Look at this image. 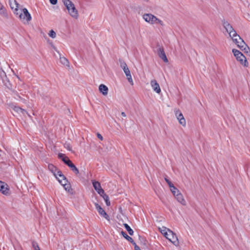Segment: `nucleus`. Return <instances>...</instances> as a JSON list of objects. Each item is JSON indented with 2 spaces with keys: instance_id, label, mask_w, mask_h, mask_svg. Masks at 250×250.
I'll return each instance as SVG.
<instances>
[{
  "instance_id": "27",
  "label": "nucleus",
  "mask_w": 250,
  "mask_h": 250,
  "mask_svg": "<svg viewBox=\"0 0 250 250\" xmlns=\"http://www.w3.org/2000/svg\"><path fill=\"white\" fill-rule=\"evenodd\" d=\"M241 50L244 51L245 53L248 54L249 55H250V49L249 47L247 44L242 47Z\"/></svg>"
},
{
  "instance_id": "15",
  "label": "nucleus",
  "mask_w": 250,
  "mask_h": 250,
  "mask_svg": "<svg viewBox=\"0 0 250 250\" xmlns=\"http://www.w3.org/2000/svg\"><path fill=\"white\" fill-rule=\"evenodd\" d=\"M158 55L165 62H167L168 60L165 54L164 48L162 47H159L158 49Z\"/></svg>"
},
{
  "instance_id": "34",
  "label": "nucleus",
  "mask_w": 250,
  "mask_h": 250,
  "mask_svg": "<svg viewBox=\"0 0 250 250\" xmlns=\"http://www.w3.org/2000/svg\"><path fill=\"white\" fill-rule=\"evenodd\" d=\"M64 147L67 148L68 150L69 151H71L72 150V148L70 145L68 143H65L64 144Z\"/></svg>"
},
{
  "instance_id": "10",
  "label": "nucleus",
  "mask_w": 250,
  "mask_h": 250,
  "mask_svg": "<svg viewBox=\"0 0 250 250\" xmlns=\"http://www.w3.org/2000/svg\"><path fill=\"white\" fill-rule=\"evenodd\" d=\"M0 191L3 194L7 195L9 194L8 186L4 182L0 181Z\"/></svg>"
},
{
  "instance_id": "9",
  "label": "nucleus",
  "mask_w": 250,
  "mask_h": 250,
  "mask_svg": "<svg viewBox=\"0 0 250 250\" xmlns=\"http://www.w3.org/2000/svg\"><path fill=\"white\" fill-rule=\"evenodd\" d=\"M175 115L177 120L179 121V123L183 126H186V120L185 119L183 114L180 112L179 110L175 111Z\"/></svg>"
},
{
  "instance_id": "12",
  "label": "nucleus",
  "mask_w": 250,
  "mask_h": 250,
  "mask_svg": "<svg viewBox=\"0 0 250 250\" xmlns=\"http://www.w3.org/2000/svg\"><path fill=\"white\" fill-rule=\"evenodd\" d=\"M92 184L94 189L95 190H96L98 194H99L100 195H103L104 191L101 188L100 183L98 181H94L92 182Z\"/></svg>"
},
{
  "instance_id": "33",
  "label": "nucleus",
  "mask_w": 250,
  "mask_h": 250,
  "mask_svg": "<svg viewBox=\"0 0 250 250\" xmlns=\"http://www.w3.org/2000/svg\"><path fill=\"white\" fill-rule=\"evenodd\" d=\"M165 180L166 182L167 183L168 185L169 186V187L170 188L171 187L173 184L167 178V177H165Z\"/></svg>"
},
{
  "instance_id": "37",
  "label": "nucleus",
  "mask_w": 250,
  "mask_h": 250,
  "mask_svg": "<svg viewBox=\"0 0 250 250\" xmlns=\"http://www.w3.org/2000/svg\"><path fill=\"white\" fill-rule=\"evenodd\" d=\"M49 1L52 4L55 5L57 3L58 0H49Z\"/></svg>"
},
{
  "instance_id": "7",
  "label": "nucleus",
  "mask_w": 250,
  "mask_h": 250,
  "mask_svg": "<svg viewBox=\"0 0 250 250\" xmlns=\"http://www.w3.org/2000/svg\"><path fill=\"white\" fill-rule=\"evenodd\" d=\"M159 229L160 230L161 233L164 234L167 239H168L172 243H174V242L172 241V239L168 237V235H172L173 239L176 238L175 234L171 230L164 227H162V228H159Z\"/></svg>"
},
{
  "instance_id": "2",
  "label": "nucleus",
  "mask_w": 250,
  "mask_h": 250,
  "mask_svg": "<svg viewBox=\"0 0 250 250\" xmlns=\"http://www.w3.org/2000/svg\"><path fill=\"white\" fill-rule=\"evenodd\" d=\"M143 18L146 22L151 24H160L162 26L164 25L162 21L151 14H144L143 15Z\"/></svg>"
},
{
  "instance_id": "19",
  "label": "nucleus",
  "mask_w": 250,
  "mask_h": 250,
  "mask_svg": "<svg viewBox=\"0 0 250 250\" xmlns=\"http://www.w3.org/2000/svg\"><path fill=\"white\" fill-rule=\"evenodd\" d=\"M99 90L104 96L106 95L108 93V87L104 84H100L99 86Z\"/></svg>"
},
{
  "instance_id": "20",
  "label": "nucleus",
  "mask_w": 250,
  "mask_h": 250,
  "mask_svg": "<svg viewBox=\"0 0 250 250\" xmlns=\"http://www.w3.org/2000/svg\"><path fill=\"white\" fill-rule=\"evenodd\" d=\"M49 170L53 173L55 177H57V171L59 170L57 168L52 164H49L48 166Z\"/></svg>"
},
{
  "instance_id": "24",
  "label": "nucleus",
  "mask_w": 250,
  "mask_h": 250,
  "mask_svg": "<svg viewBox=\"0 0 250 250\" xmlns=\"http://www.w3.org/2000/svg\"><path fill=\"white\" fill-rule=\"evenodd\" d=\"M69 167L71 168V170L76 174H78L79 173L78 169L76 166L72 163V162L69 165Z\"/></svg>"
},
{
  "instance_id": "43",
  "label": "nucleus",
  "mask_w": 250,
  "mask_h": 250,
  "mask_svg": "<svg viewBox=\"0 0 250 250\" xmlns=\"http://www.w3.org/2000/svg\"><path fill=\"white\" fill-rule=\"evenodd\" d=\"M36 250H40V248H39V249H37Z\"/></svg>"
},
{
  "instance_id": "29",
  "label": "nucleus",
  "mask_w": 250,
  "mask_h": 250,
  "mask_svg": "<svg viewBox=\"0 0 250 250\" xmlns=\"http://www.w3.org/2000/svg\"><path fill=\"white\" fill-rule=\"evenodd\" d=\"M62 161L69 167V165H70L72 162L67 157H63L62 158Z\"/></svg>"
},
{
  "instance_id": "26",
  "label": "nucleus",
  "mask_w": 250,
  "mask_h": 250,
  "mask_svg": "<svg viewBox=\"0 0 250 250\" xmlns=\"http://www.w3.org/2000/svg\"><path fill=\"white\" fill-rule=\"evenodd\" d=\"M124 226L130 235H132L133 234V230L127 224H124Z\"/></svg>"
},
{
  "instance_id": "23",
  "label": "nucleus",
  "mask_w": 250,
  "mask_h": 250,
  "mask_svg": "<svg viewBox=\"0 0 250 250\" xmlns=\"http://www.w3.org/2000/svg\"><path fill=\"white\" fill-rule=\"evenodd\" d=\"M121 233H122V235L124 236V237L127 240H128L129 242H130V243H133L134 242L133 241V239L131 237L127 235V234L124 231H122L121 232Z\"/></svg>"
},
{
  "instance_id": "40",
  "label": "nucleus",
  "mask_w": 250,
  "mask_h": 250,
  "mask_svg": "<svg viewBox=\"0 0 250 250\" xmlns=\"http://www.w3.org/2000/svg\"><path fill=\"white\" fill-rule=\"evenodd\" d=\"M58 156H59V158L62 159V158L66 157V156H64V154H62V153L59 154Z\"/></svg>"
},
{
  "instance_id": "42",
  "label": "nucleus",
  "mask_w": 250,
  "mask_h": 250,
  "mask_svg": "<svg viewBox=\"0 0 250 250\" xmlns=\"http://www.w3.org/2000/svg\"><path fill=\"white\" fill-rule=\"evenodd\" d=\"M143 0L146 1V2H148L149 1V0Z\"/></svg>"
},
{
  "instance_id": "5",
  "label": "nucleus",
  "mask_w": 250,
  "mask_h": 250,
  "mask_svg": "<svg viewBox=\"0 0 250 250\" xmlns=\"http://www.w3.org/2000/svg\"><path fill=\"white\" fill-rule=\"evenodd\" d=\"M20 20L24 23L28 24L31 20V16L26 8L22 9V12L19 15Z\"/></svg>"
},
{
  "instance_id": "8",
  "label": "nucleus",
  "mask_w": 250,
  "mask_h": 250,
  "mask_svg": "<svg viewBox=\"0 0 250 250\" xmlns=\"http://www.w3.org/2000/svg\"><path fill=\"white\" fill-rule=\"evenodd\" d=\"M232 40L233 42L237 44V46L241 49L244 45L246 44L243 40L240 37L239 35H236L235 38H233Z\"/></svg>"
},
{
  "instance_id": "38",
  "label": "nucleus",
  "mask_w": 250,
  "mask_h": 250,
  "mask_svg": "<svg viewBox=\"0 0 250 250\" xmlns=\"http://www.w3.org/2000/svg\"><path fill=\"white\" fill-rule=\"evenodd\" d=\"M168 237L169 238H171V239H172V241L174 242V243H174L175 242V241L177 240V237H176V235H175V238H174V239H173V238H172V235H168Z\"/></svg>"
},
{
  "instance_id": "30",
  "label": "nucleus",
  "mask_w": 250,
  "mask_h": 250,
  "mask_svg": "<svg viewBox=\"0 0 250 250\" xmlns=\"http://www.w3.org/2000/svg\"><path fill=\"white\" fill-rule=\"evenodd\" d=\"M48 35L51 37L52 38H56V34L55 33V32L53 30H51L49 31V33H48Z\"/></svg>"
},
{
  "instance_id": "36",
  "label": "nucleus",
  "mask_w": 250,
  "mask_h": 250,
  "mask_svg": "<svg viewBox=\"0 0 250 250\" xmlns=\"http://www.w3.org/2000/svg\"><path fill=\"white\" fill-rule=\"evenodd\" d=\"M132 244L134 246L135 250H141L139 247L134 242Z\"/></svg>"
},
{
  "instance_id": "18",
  "label": "nucleus",
  "mask_w": 250,
  "mask_h": 250,
  "mask_svg": "<svg viewBox=\"0 0 250 250\" xmlns=\"http://www.w3.org/2000/svg\"><path fill=\"white\" fill-rule=\"evenodd\" d=\"M128 81L130 83L131 85L133 84V80L131 77V75L130 74V70H129L128 67H126L125 69H123Z\"/></svg>"
},
{
  "instance_id": "31",
  "label": "nucleus",
  "mask_w": 250,
  "mask_h": 250,
  "mask_svg": "<svg viewBox=\"0 0 250 250\" xmlns=\"http://www.w3.org/2000/svg\"><path fill=\"white\" fill-rule=\"evenodd\" d=\"M119 61L120 62V66L123 68V69L127 67L126 63L124 61L122 60H120Z\"/></svg>"
},
{
  "instance_id": "4",
  "label": "nucleus",
  "mask_w": 250,
  "mask_h": 250,
  "mask_svg": "<svg viewBox=\"0 0 250 250\" xmlns=\"http://www.w3.org/2000/svg\"><path fill=\"white\" fill-rule=\"evenodd\" d=\"M56 178L58 180L59 183L63 187L64 189L69 190L70 188L69 184H67V180L65 177L62 174L60 170L57 171V177Z\"/></svg>"
},
{
  "instance_id": "35",
  "label": "nucleus",
  "mask_w": 250,
  "mask_h": 250,
  "mask_svg": "<svg viewBox=\"0 0 250 250\" xmlns=\"http://www.w3.org/2000/svg\"><path fill=\"white\" fill-rule=\"evenodd\" d=\"M32 246L35 250H36L37 249L39 248V247L38 245V244L35 242H33L32 243Z\"/></svg>"
},
{
  "instance_id": "21",
  "label": "nucleus",
  "mask_w": 250,
  "mask_h": 250,
  "mask_svg": "<svg viewBox=\"0 0 250 250\" xmlns=\"http://www.w3.org/2000/svg\"><path fill=\"white\" fill-rule=\"evenodd\" d=\"M0 14L4 17H7V14L4 8L3 5L0 2Z\"/></svg>"
},
{
  "instance_id": "41",
  "label": "nucleus",
  "mask_w": 250,
  "mask_h": 250,
  "mask_svg": "<svg viewBox=\"0 0 250 250\" xmlns=\"http://www.w3.org/2000/svg\"><path fill=\"white\" fill-rule=\"evenodd\" d=\"M121 115L124 117H126V116L125 113L124 112H122L121 113Z\"/></svg>"
},
{
  "instance_id": "11",
  "label": "nucleus",
  "mask_w": 250,
  "mask_h": 250,
  "mask_svg": "<svg viewBox=\"0 0 250 250\" xmlns=\"http://www.w3.org/2000/svg\"><path fill=\"white\" fill-rule=\"evenodd\" d=\"M95 206L99 213L105 219L109 220V216L107 214L103 208L98 203H95Z\"/></svg>"
},
{
  "instance_id": "32",
  "label": "nucleus",
  "mask_w": 250,
  "mask_h": 250,
  "mask_svg": "<svg viewBox=\"0 0 250 250\" xmlns=\"http://www.w3.org/2000/svg\"><path fill=\"white\" fill-rule=\"evenodd\" d=\"M165 180L166 182L167 183L168 185L169 186V187L170 188L171 187L173 184L167 178V177H165Z\"/></svg>"
},
{
  "instance_id": "14",
  "label": "nucleus",
  "mask_w": 250,
  "mask_h": 250,
  "mask_svg": "<svg viewBox=\"0 0 250 250\" xmlns=\"http://www.w3.org/2000/svg\"><path fill=\"white\" fill-rule=\"evenodd\" d=\"M9 0V4L12 10H14V12L15 14L18 15L19 13L18 12V6L19 4L15 0Z\"/></svg>"
},
{
  "instance_id": "6",
  "label": "nucleus",
  "mask_w": 250,
  "mask_h": 250,
  "mask_svg": "<svg viewBox=\"0 0 250 250\" xmlns=\"http://www.w3.org/2000/svg\"><path fill=\"white\" fill-rule=\"evenodd\" d=\"M223 25L231 39L235 38V37L238 35L232 26L228 21H224L223 23Z\"/></svg>"
},
{
  "instance_id": "25",
  "label": "nucleus",
  "mask_w": 250,
  "mask_h": 250,
  "mask_svg": "<svg viewBox=\"0 0 250 250\" xmlns=\"http://www.w3.org/2000/svg\"><path fill=\"white\" fill-rule=\"evenodd\" d=\"M101 196L103 197V199L105 201V202L106 203V205L107 206H109L110 205V201L109 200L108 196L107 195L105 194L104 193V194H103V195H101Z\"/></svg>"
},
{
  "instance_id": "13",
  "label": "nucleus",
  "mask_w": 250,
  "mask_h": 250,
  "mask_svg": "<svg viewBox=\"0 0 250 250\" xmlns=\"http://www.w3.org/2000/svg\"><path fill=\"white\" fill-rule=\"evenodd\" d=\"M150 85L153 90L157 93H160L161 90L159 83L155 80H152L150 81Z\"/></svg>"
},
{
  "instance_id": "17",
  "label": "nucleus",
  "mask_w": 250,
  "mask_h": 250,
  "mask_svg": "<svg viewBox=\"0 0 250 250\" xmlns=\"http://www.w3.org/2000/svg\"><path fill=\"white\" fill-rule=\"evenodd\" d=\"M174 197L176 199L177 201L179 202L180 204H181L182 205H186V201L181 192H180L178 194L175 195Z\"/></svg>"
},
{
  "instance_id": "28",
  "label": "nucleus",
  "mask_w": 250,
  "mask_h": 250,
  "mask_svg": "<svg viewBox=\"0 0 250 250\" xmlns=\"http://www.w3.org/2000/svg\"><path fill=\"white\" fill-rule=\"evenodd\" d=\"M60 62L62 64H63L64 65H66V66L69 65L68 61L64 57H61L60 58Z\"/></svg>"
},
{
  "instance_id": "22",
  "label": "nucleus",
  "mask_w": 250,
  "mask_h": 250,
  "mask_svg": "<svg viewBox=\"0 0 250 250\" xmlns=\"http://www.w3.org/2000/svg\"><path fill=\"white\" fill-rule=\"evenodd\" d=\"M170 191L172 193L174 196H175V195L178 194L180 192H181L174 186L173 185L170 188Z\"/></svg>"
},
{
  "instance_id": "39",
  "label": "nucleus",
  "mask_w": 250,
  "mask_h": 250,
  "mask_svg": "<svg viewBox=\"0 0 250 250\" xmlns=\"http://www.w3.org/2000/svg\"><path fill=\"white\" fill-rule=\"evenodd\" d=\"M97 136L98 137V138L100 139L101 140H103V137H102V136L99 133H98L97 134Z\"/></svg>"
},
{
  "instance_id": "1",
  "label": "nucleus",
  "mask_w": 250,
  "mask_h": 250,
  "mask_svg": "<svg viewBox=\"0 0 250 250\" xmlns=\"http://www.w3.org/2000/svg\"><path fill=\"white\" fill-rule=\"evenodd\" d=\"M62 2L68 11L69 15L75 19H77L79 16L78 11L74 4L70 0H62Z\"/></svg>"
},
{
  "instance_id": "16",
  "label": "nucleus",
  "mask_w": 250,
  "mask_h": 250,
  "mask_svg": "<svg viewBox=\"0 0 250 250\" xmlns=\"http://www.w3.org/2000/svg\"><path fill=\"white\" fill-rule=\"evenodd\" d=\"M12 108L15 112L19 114H22L23 115L27 114L29 117H31L30 115H29L26 110L20 107L19 106H13L12 107Z\"/></svg>"
},
{
  "instance_id": "3",
  "label": "nucleus",
  "mask_w": 250,
  "mask_h": 250,
  "mask_svg": "<svg viewBox=\"0 0 250 250\" xmlns=\"http://www.w3.org/2000/svg\"><path fill=\"white\" fill-rule=\"evenodd\" d=\"M232 51L237 61L239 62L244 66L247 67L248 66V62L246 58L240 51L235 49H233Z\"/></svg>"
}]
</instances>
